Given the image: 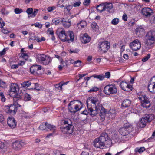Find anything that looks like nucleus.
Masks as SVG:
<instances>
[{
  "mask_svg": "<svg viewBox=\"0 0 155 155\" xmlns=\"http://www.w3.org/2000/svg\"><path fill=\"white\" fill-rule=\"evenodd\" d=\"M61 130L64 134H71L73 132L74 126L70 119L62 120L61 122Z\"/></svg>",
  "mask_w": 155,
  "mask_h": 155,
  "instance_id": "1",
  "label": "nucleus"
},
{
  "mask_svg": "<svg viewBox=\"0 0 155 155\" xmlns=\"http://www.w3.org/2000/svg\"><path fill=\"white\" fill-rule=\"evenodd\" d=\"M83 104L79 100H74L71 101L68 104V109L71 113H75L78 111L82 108Z\"/></svg>",
  "mask_w": 155,
  "mask_h": 155,
  "instance_id": "2",
  "label": "nucleus"
},
{
  "mask_svg": "<svg viewBox=\"0 0 155 155\" xmlns=\"http://www.w3.org/2000/svg\"><path fill=\"white\" fill-rule=\"evenodd\" d=\"M155 42V31H150L148 32L145 36L144 43L147 46H150Z\"/></svg>",
  "mask_w": 155,
  "mask_h": 155,
  "instance_id": "3",
  "label": "nucleus"
},
{
  "mask_svg": "<svg viewBox=\"0 0 155 155\" xmlns=\"http://www.w3.org/2000/svg\"><path fill=\"white\" fill-rule=\"evenodd\" d=\"M155 118V116L153 114H145L141 119L140 123V126L141 128L145 127L147 123L151 122Z\"/></svg>",
  "mask_w": 155,
  "mask_h": 155,
  "instance_id": "4",
  "label": "nucleus"
},
{
  "mask_svg": "<svg viewBox=\"0 0 155 155\" xmlns=\"http://www.w3.org/2000/svg\"><path fill=\"white\" fill-rule=\"evenodd\" d=\"M103 92L107 95L116 94L117 92L116 86L114 84L107 85L104 87Z\"/></svg>",
  "mask_w": 155,
  "mask_h": 155,
  "instance_id": "5",
  "label": "nucleus"
},
{
  "mask_svg": "<svg viewBox=\"0 0 155 155\" xmlns=\"http://www.w3.org/2000/svg\"><path fill=\"white\" fill-rule=\"evenodd\" d=\"M36 60L37 61L45 65L48 64L51 61L50 58L48 56L43 54H38Z\"/></svg>",
  "mask_w": 155,
  "mask_h": 155,
  "instance_id": "6",
  "label": "nucleus"
},
{
  "mask_svg": "<svg viewBox=\"0 0 155 155\" xmlns=\"http://www.w3.org/2000/svg\"><path fill=\"white\" fill-rule=\"evenodd\" d=\"M133 130L132 127L127 124L120 128L119 129V132L122 135L124 136L127 135Z\"/></svg>",
  "mask_w": 155,
  "mask_h": 155,
  "instance_id": "7",
  "label": "nucleus"
},
{
  "mask_svg": "<svg viewBox=\"0 0 155 155\" xmlns=\"http://www.w3.org/2000/svg\"><path fill=\"white\" fill-rule=\"evenodd\" d=\"M17 104H15L14 103L13 104H11L10 106H7L5 107V111L8 113L15 114L17 112L18 106L19 105L18 103Z\"/></svg>",
  "mask_w": 155,
  "mask_h": 155,
  "instance_id": "8",
  "label": "nucleus"
},
{
  "mask_svg": "<svg viewBox=\"0 0 155 155\" xmlns=\"http://www.w3.org/2000/svg\"><path fill=\"white\" fill-rule=\"evenodd\" d=\"M138 98L141 101V105L143 107L148 108L150 106V102L147 97L145 95H140Z\"/></svg>",
  "mask_w": 155,
  "mask_h": 155,
  "instance_id": "9",
  "label": "nucleus"
},
{
  "mask_svg": "<svg viewBox=\"0 0 155 155\" xmlns=\"http://www.w3.org/2000/svg\"><path fill=\"white\" fill-rule=\"evenodd\" d=\"M99 138L102 142H103L105 146L109 145L111 143V140L107 134L106 133H102Z\"/></svg>",
  "mask_w": 155,
  "mask_h": 155,
  "instance_id": "10",
  "label": "nucleus"
},
{
  "mask_svg": "<svg viewBox=\"0 0 155 155\" xmlns=\"http://www.w3.org/2000/svg\"><path fill=\"white\" fill-rule=\"evenodd\" d=\"M110 43L106 41L100 42L98 44L99 50L104 52H107L110 48Z\"/></svg>",
  "mask_w": 155,
  "mask_h": 155,
  "instance_id": "11",
  "label": "nucleus"
},
{
  "mask_svg": "<svg viewBox=\"0 0 155 155\" xmlns=\"http://www.w3.org/2000/svg\"><path fill=\"white\" fill-rule=\"evenodd\" d=\"M41 66L38 65H33L30 68V72L32 74L35 75L41 74Z\"/></svg>",
  "mask_w": 155,
  "mask_h": 155,
  "instance_id": "12",
  "label": "nucleus"
},
{
  "mask_svg": "<svg viewBox=\"0 0 155 155\" xmlns=\"http://www.w3.org/2000/svg\"><path fill=\"white\" fill-rule=\"evenodd\" d=\"M25 145V143L23 142L16 140L13 143L12 147L14 150L18 151L21 149Z\"/></svg>",
  "mask_w": 155,
  "mask_h": 155,
  "instance_id": "13",
  "label": "nucleus"
},
{
  "mask_svg": "<svg viewBox=\"0 0 155 155\" xmlns=\"http://www.w3.org/2000/svg\"><path fill=\"white\" fill-rule=\"evenodd\" d=\"M130 46L132 50L136 51L140 48L141 47V43L139 40L136 39L130 43Z\"/></svg>",
  "mask_w": 155,
  "mask_h": 155,
  "instance_id": "14",
  "label": "nucleus"
},
{
  "mask_svg": "<svg viewBox=\"0 0 155 155\" xmlns=\"http://www.w3.org/2000/svg\"><path fill=\"white\" fill-rule=\"evenodd\" d=\"M141 12L142 15L147 18L150 17L153 14V10L148 7L143 8Z\"/></svg>",
  "mask_w": 155,
  "mask_h": 155,
  "instance_id": "15",
  "label": "nucleus"
},
{
  "mask_svg": "<svg viewBox=\"0 0 155 155\" xmlns=\"http://www.w3.org/2000/svg\"><path fill=\"white\" fill-rule=\"evenodd\" d=\"M87 107L88 110V113L92 117H94L96 116L99 112L98 108V107H95V109L94 110L91 107L88 106V103L87 101L86 102Z\"/></svg>",
  "mask_w": 155,
  "mask_h": 155,
  "instance_id": "16",
  "label": "nucleus"
},
{
  "mask_svg": "<svg viewBox=\"0 0 155 155\" xmlns=\"http://www.w3.org/2000/svg\"><path fill=\"white\" fill-rule=\"evenodd\" d=\"M120 87L123 90L127 91H130L132 90V86L126 82L122 81L120 83Z\"/></svg>",
  "mask_w": 155,
  "mask_h": 155,
  "instance_id": "17",
  "label": "nucleus"
},
{
  "mask_svg": "<svg viewBox=\"0 0 155 155\" xmlns=\"http://www.w3.org/2000/svg\"><path fill=\"white\" fill-rule=\"evenodd\" d=\"M93 143V145L97 148H101L102 147L105 146L103 142H102L99 137L95 139Z\"/></svg>",
  "mask_w": 155,
  "mask_h": 155,
  "instance_id": "18",
  "label": "nucleus"
},
{
  "mask_svg": "<svg viewBox=\"0 0 155 155\" xmlns=\"http://www.w3.org/2000/svg\"><path fill=\"white\" fill-rule=\"evenodd\" d=\"M7 124L12 128H14L16 125V122L13 117H9L7 119Z\"/></svg>",
  "mask_w": 155,
  "mask_h": 155,
  "instance_id": "19",
  "label": "nucleus"
},
{
  "mask_svg": "<svg viewBox=\"0 0 155 155\" xmlns=\"http://www.w3.org/2000/svg\"><path fill=\"white\" fill-rule=\"evenodd\" d=\"M19 90V87L17 84H11L10 89L9 95L11 94V92L16 94Z\"/></svg>",
  "mask_w": 155,
  "mask_h": 155,
  "instance_id": "20",
  "label": "nucleus"
},
{
  "mask_svg": "<svg viewBox=\"0 0 155 155\" xmlns=\"http://www.w3.org/2000/svg\"><path fill=\"white\" fill-rule=\"evenodd\" d=\"M58 36L61 41L63 42L67 41V36L64 30H62L60 31Z\"/></svg>",
  "mask_w": 155,
  "mask_h": 155,
  "instance_id": "21",
  "label": "nucleus"
},
{
  "mask_svg": "<svg viewBox=\"0 0 155 155\" xmlns=\"http://www.w3.org/2000/svg\"><path fill=\"white\" fill-rule=\"evenodd\" d=\"M90 102L92 104H93L95 105V107H98L100 106L99 101L98 100L96 97H89L88 100L86 101Z\"/></svg>",
  "mask_w": 155,
  "mask_h": 155,
  "instance_id": "22",
  "label": "nucleus"
},
{
  "mask_svg": "<svg viewBox=\"0 0 155 155\" xmlns=\"http://www.w3.org/2000/svg\"><path fill=\"white\" fill-rule=\"evenodd\" d=\"M62 24L64 28H68L71 25V21L70 19L63 18Z\"/></svg>",
  "mask_w": 155,
  "mask_h": 155,
  "instance_id": "23",
  "label": "nucleus"
},
{
  "mask_svg": "<svg viewBox=\"0 0 155 155\" xmlns=\"http://www.w3.org/2000/svg\"><path fill=\"white\" fill-rule=\"evenodd\" d=\"M91 38L87 34H84L81 39L82 42L84 44H86L90 42Z\"/></svg>",
  "mask_w": 155,
  "mask_h": 155,
  "instance_id": "24",
  "label": "nucleus"
},
{
  "mask_svg": "<svg viewBox=\"0 0 155 155\" xmlns=\"http://www.w3.org/2000/svg\"><path fill=\"white\" fill-rule=\"evenodd\" d=\"M68 38L67 37V41L70 43L73 41L74 38V33L71 31H69L68 32Z\"/></svg>",
  "mask_w": 155,
  "mask_h": 155,
  "instance_id": "25",
  "label": "nucleus"
},
{
  "mask_svg": "<svg viewBox=\"0 0 155 155\" xmlns=\"http://www.w3.org/2000/svg\"><path fill=\"white\" fill-rule=\"evenodd\" d=\"M144 29L143 27L140 26L138 27L135 29V33L137 35L139 36L140 35H143L144 32Z\"/></svg>",
  "mask_w": 155,
  "mask_h": 155,
  "instance_id": "26",
  "label": "nucleus"
},
{
  "mask_svg": "<svg viewBox=\"0 0 155 155\" xmlns=\"http://www.w3.org/2000/svg\"><path fill=\"white\" fill-rule=\"evenodd\" d=\"M108 117L112 118H114L116 117V112L114 109H110L108 113Z\"/></svg>",
  "mask_w": 155,
  "mask_h": 155,
  "instance_id": "27",
  "label": "nucleus"
},
{
  "mask_svg": "<svg viewBox=\"0 0 155 155\" xmlns=\"http://www.w3.org/2000/svg\"><path fill=\"white\" fill-rule=\"evenodd\" d=\"M104 6L105 10H106L107 11L109 12H112V11H110V10H111L113 8V5L112 3H104Z\"/></svg>",
  "mask_w": 155,
  "mask_h": 155,
  "instance_id": "28",
  "label": "nucleus"
},
{
  "mask_svg": "<svg viewBox=\"0 0 155 155\" xmlns=\"http://www.w3.org/2000/svg\"><path fill=\"white\" fill-rule=\"evenodd\" d=\"M104 3H102L97 5L96 7L97 10L101 13L105 10Z\"/></svg>",
  "mask_w": 155,
  "mask_h": 155,
  "instance_id": "29",
  "label": "nucleus"
},
{
  "mask_svg": "<svg viewBox=\"0 0 155 155\" xmlns=\"http://www.w3.org/2000/svg\"><path fill=\"white\" fill-rule=\"evenodd\" d=\"M131 103V101L128 99L124 100L122 104V107H127L130 106Z\"/></svg>",
  "mask_w": 155,
  "mask_h": 155,
  "instance_id": "30",
  "label": "nucleus"
},
{
  "mask_svg": "<svg viewBox=\"0 0 155 155\" xmlns=\"http://www.w3.org/2000/svg\"><path fill=\"white\" fill-rule=\"evenodd\" d=\"M63 18H57L52 19V22L55 25H57L61 23H62Z\"/></svg>",
  "mask_w": 155,
  "mask_h": 155,
  "instance_id": "31",
  "label": "nucleus"
},
{
  "mask_svg": "<svg viewBox=\"0 0 155 155\" xmlns=\"http://www.w3.org/2000/svg\"><path fill=\"white\" fill-rule=\"evenodd\" d=\"M148 90L151 93L153 92L155 88V82L149 84L148 86Z\"/></svg>",
  "mask_w": 155,
  "mask_h": 155,
  "instance_id": "32",
  "label": "nucleus"
},
{
  "mask_svg": "<svg viewBox=\"0 0 155 155\" xmlns=\"http://www.w3.org/2000/svg\"><path fill=\"white\" fill-rule=\"evenodd\" d=\"M86 25V22L82 20L78 24L77 26L79 28L81 29L84 28Z\"/></svg>",
  "mask_w": 155,
  "mask_h": 155,
  "instance_id": "33",
  "label": "nucleus"
},
{
  "mask_svg": "<svg viewBox=\"0 0 155 155\" xmlns=\"http://www.w3.org/2000/svg\"><path fill=\"white\" fill-rule=\"evenodd\" d=\"M46 127L50 130H53V133H54V130H56V127L54 126L48 124V123H45Z\"/></svg>",
  "mask_w": 155,
  "mask_h": 155,
  "instance_id": "34",
  "label": "nucleus"
},
{
  "mask_svg": "<svg viewBox=\"0 0 155 155\" xmlns=\"http://www.w3.org/2000/svg\"><path fill=\"white\" fill-rule=\"evenodd\" d=\"M145 150L144 147H137L135 149V151L136 152H138L139 153H141Z\"/></svg>",
  "mask_w": 155,
  "mask_h": 155,
  "instance_id": "35",
  "label": "nucleus"
},
{
  "mask_svg": "<svg viewBox=\"0 0 155 155\" xmlns=\"http://www.w3.org/2000/svg\"><path fill=\"white\" fill-rule=\"evenodd\" d=\"M93 77L95 78H97L99 79L100 80H102L104 78V76L102 74L97 75L96 74L93 75L92 76Z\"/></svg>",
  "mask_w": 155,
  "mask_h": 155,
  "instance_id": "36",
  "label": "nucleus"
},
{
  "mask_svg": "<svg viewBox=\"0 0 155 155\" xmlns=\"http://www.w3.org/2000/svg\"><path fill=\"white\" fill-rule=\"evenodd\" d=\"M38 11V9H35L34 11H33L31 15H30L28 16V17H31V18H33L37 14Z\"/></svg>",
  "mask_w": 155,
  "mask_h": 155,
  "instance_id": "37",
  "label": "nucleus"
},
{
  "mask_svg": "<svg viewBox=\"0 0 155 155\" xmlns=\"http://www.w3.org/2000/svg\"><path fill=\"white\" fill-rule=\"evenodd\" d=\"M21 86L24 87H28L31 84V83L28 81L24 82L21 84Z\"/></svg>",
  "mask_w": 155,
  "mask_h": 155,
  "instance_id": "38",
  "label": "nucleus"
},
{
  "mask_svg": "<svg viewBox=\"0 0 155 155\" xmlns=\"http://www.w3.org/2000/svg\"><path fill=\"white\" fill-rule=\"evenodd\" d=\"M119 22V19L117 18H115L113 19L111 21V24L114 25H117Z\"/></svg>",
  "mask_w": 155,
  "mask_h": 155,
  "instance_id": "39",
  "label": "nucleus"
},
{
  "mask_svg": "<svg viewBox=\"0 0 155 155\" xmlns=\"http://www.w3.org/2000/svg\"><path fill=\"white\" fill-rule=\"evenodd\" d=\"M63 84H61V82H60L58 84L55 85V88L59 90H62V86Z\"/></svg>",
  "mask_w": 155,
  "mask_h": 155,
  "instance_id": "40",
  "label": "nucleus"
},
{
  "mask_svg": "<svg viewBox=\"0 0 155 155\" xmlns=\"http://www.w3.org/2000/svg\"><path fill=\"white\" fill-rule=\"evenodd\" d=\"M24 100L25 101H27L31 99V97L30 95L27 93H25L24 94Z\"/></svg>",
  "mask_w": 155,
  "mask_h": 155,
  "instance_id": "41",
  "label": "nucleus"
},
{
  "mask_svg": "<svg viewBox=\"0 0 155 155\" xmlns=\"http://www.w3.org/2000/svg\"><path fill=\"white\" fill-rule=\"evenodd\" d=\"M98 108L99 111H100V112H105L106 113V109L104 108L100 104V106L98 107Z\"/></svg>",
  "mask_w": 155,
  "mask_h": 155,
  "instance_id": "42",
  "label": "nucleus"
},
{
  "mask_svg": "<svg viewBox=\"0 0 155 155\" xmlns=\"http://www.w3.org/2000/svg\"><path fill=\"white\" fill-rule=\"evenodd\" d=\"M99 90L98 87H93L91 88L88 91V92H96L97 91Z\"/></svg>",
  "mask_w": 155,
  "mask_h": 155,
  "instance_id": "43",
  "label": "nucleus"
},
{
  "mask_svg": "<svg viewBox=\"0 0 155 155\" xmlns=\"http://www.w3.org/2000/svg\"><path fill=\"white\" fill-rule=\"evenodd\" d=\"M91 27L92 28L94 29L95 30L98 29V25L96 22H93L91 24Z\"/></svg>",
  "mask_w": 155,
  "mask_h": 155,
  "instance_id": "44",
  "label": "nucleus"
},
{
  "mask_svg": "<svg viewBox=\"0 0 155 155\" xmlns=\"http://www.w3.org/2000/svg\"><path fill=\"white\" fill-rule=\"evenodd\" d=\"M33 11L32 8H29L26 11V13L28 14V16L31 15Z\"/></svg>",
  "mask_w": 155,
  "mask_h": 155,
  "instance_id": "45",
  "label": "nucleus"
},
{
  "mask_svg": "<svg viewBox=\"0 0 155 155\" xmlns=\"http://www.w3.org/2000/svg\"><path fill=\"white\" fill-rule=\"evenodd\" d=\"M14 12L16 14H19L23 12V10L21 9L16 8L14 9Z\"/></svg>",
  "mask_w": 155,
  "mask_h": 155,
  "instance_id": "46",
  "label": "nucleus"
},
{
  "mask_svg": "<svg viewBox=\"0 0 155 155\" xmlns=\"http://www.w3.org/2000/svg\"><path fill=\"white\" fill-rule=\"evenodd\" d=\"M35 86L34 89L39 91L41 89V86L37 83L35 84Z\"/></svg>",
  "mask_w": 155,
  "mask_h": 155,
  "instance_id": "47",
  "label": "nucleus"
},
{
  "mask_svg": "<svg viewBox=\"0 0 155 155\" xmlns=\"http://www.w3.org/2000/svg\"><path fill=\"white\" fill-rule=\"evenodd\" d=\"M150 55L149 54H148L147 56H145L144 58L142 59V61L143 62H145L147 61L148 59L150 58Z\"/></svg>",
  "mask_w": 155,
  "mask_h": 155,
  "instance_id": "48",
  "label": "nucleus"
},
{
  "mask_svg": "<svg viewBox=\"0 0 155 155\" xmlns=\"http://www.w3.org/2000/svg\"><path fill=\"white\" fill-rule=\"evenodd\" d=\"M46 127L45 123L44 124V123L41 124L39 127V129L41 130H45Z\"/></svg>",
  "mask_w": 155,
  "mask_h": 155,
  "instance_id": "49",
  "label": "nucleus"
},
{
  "mask_svg": "<svg viewBox=\"0 0 155 155\" xmlns=\"http://www.w3.org/2000/svg\"><path fill=\"white\" fill-rule=\"evenodd\" d=\"M47 33L48 34L51 35H54V31L52 28H50L48 29L47 31Z\"/></svg>",
  "mask_w": 155,
  "mask_h": 155,
  "instance_id": "50",
  "label": "nucleus"
},
{
  "mask_svg": "<svg viewBox=\"0 0 155 155\" xmlns=\"http://www.w3.org/2000/svg\"><path fill=\"white\" fill-rule=\"evenodd\" d=\"M73 5H68L66 4L65 7V9H67V10L69 11L72 8Z\"/></svg>",
  "mask_w": 155,
  "mask_h": 155,
  "instance_id": "51",
  "label": "nucleus"
},
{
  "mask_svg": "<svg viewBox=\"0 0 155 155\" xmlns=\"http://www.w3.org/2000/svg\"><path fill=\"white\" fill-rule=\"evenodd\" d=\"M34 25L35 27H38L40 28H41L42 27V25L41 24L38 22L34 24H33L31 25L32 26Z\"/></svg>",
  "mask_w": 155,
  "mask_h": 155,
  "instance_id": "52",
  "label": "nucleus"
},
{
  "mask_svg": "<svg viewBox=\"0 0 155 155\" xmlns=\"http://www.w3.org/2000/svg\"><path fill=\"white\" fill-rule=\"evenodd\" d=\"M4 116L1 112H0V122L3 123L4 121Z\"/></svg>",
  "mask_w": 155,
  "mask_h": 155,
  "instance_id": "53",
  "label": "nucleus"
},
{
  "mask_svg": "<svg viewBox=\"0 0 155 155\" xmlns=\"http://www.w3.org/2000/svg\"><path fill=\"white\" fill-rule=\"evenodd\" d=\"M81 4V2L80 1L75 2L73 5H72L74 7H76L79 6Z\"/></svg>",
  "mask_w": 155,
  "mask_h": 155,
  "instance_id": "54",
  "label": "nucleus"
},
{
  "mask_svg": "<svg viewBox=\"0 0 155 155\" xmlns=\"http://www.w3.org/2000/svg\"><path fill=\"white\" fill-rule=\"evenodd\" d=\"M6 87V83L5 82L2 81L0 79V87L4 88Z\"/></svg>",
  "mask_w": 155,
  "mask_h": 155,
  "instance_id": "55",
  "label": "nucleus"
},
{
  "mask_svg": "<svg viewBox=\"0 0 155 155\" xmlns=\"http://www.w3.org/2000/svg\"><path fill=\"white\" fill-rule=\"evenodd\" d=\"M56 7L55 6H52L49 7L47 8V10L48 12H51L54 10L55 9Z\"/></svg>",
  "mask_w": 155,
  "mask_h": 155,
  "instance_id": "56",
  "label": "nucleus"
},
{
  "mask_svg": "<svg viewBox=\"0 0 155 155\" xmlns=\"http://www.w3.org/2000/svg\"><path fill=\"white\" fill-rule=\"evenodd\" d=\"M106 113L105 112H100V117L102 118L103 119H104L105 118V114Z\"/></svg>",
  "mask_w": 155,
  "mask_h": 155,
  "instance_id": "57",
  "label": "nucleus"
},
{
  "mask_svg": "<svg viewBox=\"0 0 155 155\" xmlns=\"http://www.w3.org/2000/svg\"><path fill=\"white\" fill-rule=\"evenodd\" d=\"M14 96V101L15 100V99L16 98H18V99H21V96L20 95L17 94V93L15 94Z\"/></svg>",
  "mask_w": 155,
  "mask_h": 155,
  "instance_id": "58",
  "label": "nucleus"
},
{
  "mask_svg": "<svg viewBox=\"0 0 155 155\" xmlns=\"http://www.w3.org/2000/svg\"><path fill=\"white\" fill-rule=\"evenodd\" d=\"M45 38L43 37H41V38L40 39L38 38L37 39V42H41L43 41H45Z\"/></svg>",
  "mask_w": 155,
  "mask_h": 155,
  "instance_id": "59",
  "label": "nucleus"
},
{
  "mask_svg": "<svg viewBox=\"0 0 155 155\" xmlns=\"http://www.w3.org/2000/svg\"><path fill=\"white\" fill-rule=\"evenodd\" d=\"M90 0H84L83 4L84 5L88 6L90 3Z\"/></svg>",
  "mask_w": 155,
  "mask_h": 155,
  "instance_id": "60",
  "label": "nucleus"
},
{
  "mask_svg": "<svg viewBox=\"0 0 155 155\" xmlns=\"http://www.w3.org/2000/svg\"><path fill=\"white\" fill-rule=\"evenodd\" d=\"M3 15H7L8 13V12L5 10L4 8L2 9L1 11Z\"/></svg>",
  "mask_w": 155,
  "mask_h": 155,
  "instance_id": "61",
  "label": "nucleus"
},
{
  "mask_svg": "<svg viewBox=\"0 0 155 155\" xmlns=\"http://www.w3.org/2000/svg\"><path fill=\"white\" fill-rule=\"evenodd\" d=\"M7 48H5L2 51L0 52V56H2L5 54L6 51V49Z\"/></svg>",
  "mask_w": 155,
  "mask_h": 155,
  "instance_id": "62",
  "label": "nucleus"
},
{
  "mask_svg": "<svg viewBox=\"0 0 155 155\" xmlns=\"http://www.w3.org/2000/svg\"><path fill=\"white\" fill-rule=\"evenodd\" d=\"M122 19L124 21H126L127 20V17L126 13H124L122 16Z\"/></svg>",
  "mask_w": 155,
  "mask_h": 155,
  "instance_id": "63",
  "label": "nucleus"
},
{
  "mask_svg": "<svg viewBox=\"0 0 155 155\" xmlns=\"http://www.w3.org/2000/svg\"><path fill=\"white\" fill-rule=\"evenodd\" d=\"M21 56L22 57L24 58L26 60L28 58V55L27 54L25 53H23L21 54Z\"/></svg>",
  "mask_w": 155,
  "mask_h": 155,
  "instance_id": "64",
  "label": "nucleus"
}]
</instances>
